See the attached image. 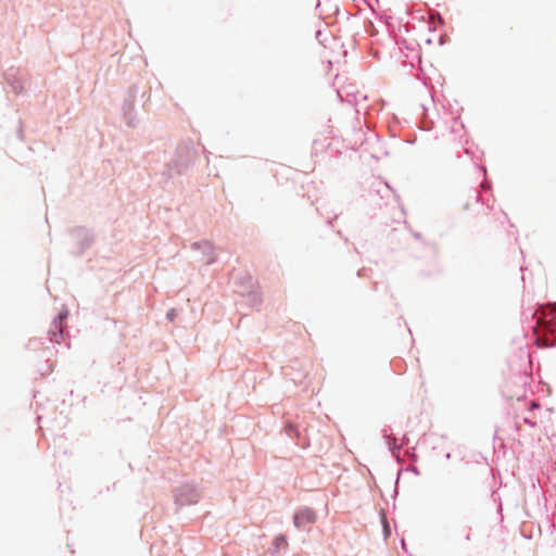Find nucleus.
I'll use <instances>...</instances> for the list:
<instances>
[{
  "label": "nucleus",
  "mask_w": 556,
  "mask_h": 556,
  "mask_svg": "<svg viewBox=\"0 0 556 556\" xmlns=\"http://www.w3.org/2000/svg\"><path fill=\"white\" fill-rule=\"evenodd\" d=\"M316 520V515L312 509H304L295 514L293 521L294 526L296 528H304L312 523H314Z\"/></svg>",
  "instance_id": "nucleus-1"
},
{
  "label": "nucleus",
  "mask_w": 556,
  "mask_h": 556,
  "mask_svg": "<svg viewBox=\"0 0 556 556\" xmlns=\"http://www.w3.org/2000/svg\"><path fill=\"white\" fill-rule=\"evenodd\" d=\"M275 545L277 548H280V547H287L288 545V542H287V539L286 536L283 535H279L275 539Z\"/></svg>",
  "instance_id": "nucleus-2"
}]
</instances>
